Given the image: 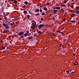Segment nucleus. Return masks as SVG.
Here are the masks:
<instances>
[{"mask_svg": "<svg viewBox=\"0 0 79 79\" xmlns=\"http://www.w3.org/2000/svg\"><path fill=\"white\" fill-rule=\"evenodd\" d=\"M44 10L45 11H47V10H48L47 8H44Z\"/></svg>", "mask_w": 79, "mask_h": 79, "instance_id": "4be33fe9", "label": "nucleus"}, {"mask_svg": "<svg viewBox=\"0 0 79 79\" xmlns=\"http://www.w3.org/2000/svg\"><path fill=\"white\" fill-rule=\"evenodd\" d=\"M33 36H34V37H36V35H33Z\"/></svg>", "mask_w": 79, "mask_h": 79, "instance_id": "49530a36", "label": "nucleus"}, {"mask_svg": "<svg viewBox=\"0 0 79 79\" xmlns=\"http://www.w3.org/2000/svg\"><path fill=\"white\" fill-rule=\"evenodd\" d=\"M24 3L25 5H27L28 4V2H24Z\"/></svg>", "mask_w": 79, "mask_h": 79, "instance_id": "ddd939ff", "label": "nucleus"}, {"mask_svg": "<svg viewBox=\"0 0 79 79\" xmlns=\"http://www.w3.org/2000/svg\"><path fill=\"white\" fill-rule=\"evenodd\" d=\"M39 12V9H38L37 10H35V12H37V13H38Z\"/></svg>", "mask_w": 79, "mask_h": 79, "instance_id": "4468645a", "label": "nucleus"}, {"mask_svg": "<svg viewBox=\"0 0 79 79\" xmlns=\"http://www.w3.org/2000/svg\"><path fill=\"white\" fill-rule=\"evenodd\" d=\"M26 34H28L29 33V31H27L26 32Z\"/></svg>", "mask_w": 79, "mask_h": 79, "instance_id": "c03bdc74", "label": "nucleus"}, {"mask_svg": "<svg viewBox=\"0 0 79 79\" xmlns=\"http://www.w3.org/2000/svg\"><path fill=\"white\" fill-rule=\"evenodd\" d=\"M75 14H79V11H76V12H75Z\"/></svg>", "mask_w": 79, "mask_h": 79, "instance_id": "f8f14e48", "label": "nucleus"}, {"mask_svg": "<svg viewBox=\"0 0 79 79\" xmlns=\"http://www.w3.org/2000/svg\"><path fill=\"white\" fill-rule=\"evenodd\" d=\"M57 31V32H58V33H59L60 34H63V32H61V31H60L59 30L57 31Z\"/></svg>", "mask_w": 79, "mask_h": 79, "instance_id": "0eeeda50", "label": "nucleus"}, {"mask_svg": "<svg viewBox=\"0 0 79 79\" xmlns=\"http://www.w3.org/2000/svg\"><path fill=\"white\" fill-rule=\"evenodd\" d=\"M2 18H0V20H2Z\"/></svg>", "mask_w": 79, "mask_h": 79, "instance_id": "bf43d9fd", "label": "nucleus"}, {"mask_svg": "<svg viewBox=\"0 0 79 79\" xmlns=\"http://www.w3.org/2000/svg\"><path fill=\"white\" fill-rule=\"evenodd\" d=\"M61 10L63 12H64V10L62 8L61 9Z\"/></svg>", "mask_w": 79, "mask_h": 79, "instance_id": "bb28decb", "label": "nucleus"}, {"mask_svg": "<svg viewBox=\"0 0 79 79\" xmlns=\"http://www.w3.org/2000/svg\"><path fill=\"white\" fill-rule=\"evenodd\" d=\"M29 18H30V16L29 15H27V19H29Z\"/></svg>", "mask_w": 79, "mask_h": 79, "instance_id": "6ab92c4d", "label": "nucleus"}, {"mask_svg": "<svg viewBox=\"0 0 79 79\" xmlns=\"http://www.w3.org/2000/svg\"><path fill=\"white\" fill-rule=\"evenodd\" d=\"M55 17V16H54V17H53V18H52L53 19H55V18H54Z\"/></svg>", "mask_w": 79, "mask_h": 79, "instance_id": "864d4df0", "label": "nucleus"}, {"mask_svg": "<svg viewBox=\"0 0 79 79\" xmlns=\"http://www.w3.org/2000/svg\"><path fill=\"white\" fill-rule=\"evenodd\" d=\"M9 28L8 26H5V28L7 29Z\"/></svg>", "mask_w": 79, "mask_h": 79, "instance_id": "cd10ccee", "label": "nucleus"}, {"mask_svg": "<svg viewBox=\"0 0 79 79\" xmlns=\"http://www.w3.org/2000/svg\"><path fill=\"white\" fill-rule=\"evenodd\" d=\"M76 22V20H72L70 22H72V23H75Z\"/></svg>", "mask_w": 79, "mask_h": 79, "instance_id": "6e6552de", "label": "nucleus"}, {"mask_svg": "<svg viewBox=\"0 0 79 79\" xmlns=\"http://www.w3.org/2000/svg\"><path fill=\"white\" fill-rule=\"evenodd\" d=\"M64 3H67V1H64Z\"/></svg>", "mask_w": 79, "mask_h": 79, "instance_id": "79ce46f5", "label": "nucleus"}, {"mask_svg": "<svg viewBox=\"0 0 79 79\" xmlns=\"http://www.w3.org/2000/svg\"><path fill=\"white\" fill-rule=\"evenodd\" d=\"M56 7L54 6V7H53V9L54 10L55 9H56Z\"/></svg>", "mask_w": 79, "mask_h": 79, "instance_id": "a19ab883", "label": "nucleus"}, {"mask_svg": "<svg viewBox=\"0 0 79 79\" xmlns=\"http://www.w3.org/2000/svg\"><path fill=\"white\" fill-rule=\"evenodd\" d=\"M50 35H51V33H50Z\"/></svg>", "mask_w": 79, "mask_h": 79, "instance_id": "774afa93", "label": "nucleus"}, {"mask_svg": "<svg viewBox=\"0 0 79 79\" xmlns=\"http://www.w3.org/2000/svg\"><path fill=\"white\" fill-rule=\"evenodd\" d=\"M45 15V14L44 12H42V14H41V15L44 16Z\"/></svg>", "mask_w": 79, "mask_h": 79, "instance_id": "aec40b11", "label": "nucleus"}, {"mask_svg": "<svg viewBox=\"0 0 79 79\" xmlns=\"http://www.w3.org/2000/svg\"><path fill=\"white\" fill-rule=\"evenodd\" d=\"M76 55V54H75V53H74V54H73V55L74 56H75V55Z\"/></svg>", "mask_w": 79, "mask_h": 79, "instance_id": "8fccbe9b", "label": "nucleus"}, {"mask_svg": "<svg viewBox=\"0 0 79 79\" xmlns=\"http://www.w3.org/2000/svg\"><path fill=\"white\" fill-rule=\"evenodd\" d=\"M75 14H73L72 15H71V17H73V16H75Z\"/></svg>", "mask_w": 79, "mask_h": 79, "instance_id": "5701e85b", "label": "nucleus"}, {"mask_svg": "<svg viewBox=\"0 0 79 79\" xmlns=\"http://www.w3.org/2000/svg\"><path fill=\"white\" fill-rule=\"evenodd\" d=\"M20 17H19L18 19H17L18 20H20Z\"/></svg>", "mask_w": 79, "mask_h": 79, "instance_id": "a18cd8bd", "label": "nucleus"}, {"mask_svg": "<svg viewBox=\"0 0 79 79\" xmlns=\"http://www.w3.org/2000/svg\"><path fill=\"white\" fill-rule=\"evenodd\" d=\"M9 38H11L12 37V36L10 35V36H9Z\"/></svg>", "mask_w": 79, "mask_h": 79, "instance_id": "2f4dec72", "label": "nucleus"}, {"mask_svg": "<svg viewBox=\"0 0 79 79\" xmlns=\"http://www.w3.org/2000/svg\"><path fill=\"white\" fill-rule=\"evenodd\" d=\"M6 32L5 31H3L2 32V33H4Z\"/></svg>", "mask_w": 79, "mask_h": 79, "instance_id": "603ef678", "label": "nucleus"}, {"mask_svg": "<svg viewBox=\"0 0 79 79\" xmlns=\"http://www.w3.org/2000/svg\"><path fill=\"white\" fill-rule=\"evenodd\" d=\"M26 7V5H24L22 7L23 8H25Z\"/></svg>", "mask_w": 79, "mask_h": 79, "instance_id": "7c9ffc66", "label": "nucleus"}, {"mask_svg": "<svg viewBox=\"0 0 79 79\" xmlns=\"http://www.w3.org/2000/svg\"><path fill=\"white\" fill-rule=\"evenodd\" d=\"M70 5V4H68V6H69Z\"/></svg>", "mask_w": 79, "mask_h": 79, "instance_id": "0e129e2a", "label": "nucleus"}, {"mask_svg": "<svg viewBox=\"0 0 79 79\" xmlns=\"http://www.w3.org/2000/svg\"><path fill=\"white\" fill-rule=\"evenodd\" d=\"M35 26H32V25L31 26V28H32L33 29H34L35 28Z\"/></svg>", "mask_w": 79, "mask_h": 79, "instance_id": "39448f33", "label": "nucleus"}, {"mask_svg": "<svg viewBox=\"0 0 79 79\" xmlns=\"http://www.w3.org/2000/svg\"><path fill=\"white\" fill-rule=\"evenodd\" d=\"M76 63H74L73 64L75 66H76L77 65H78V62H77Z\"/></svg>", "mask_w": 79, "mask_h": 79, "instance_id": "1a4fd4ad", "label": "nucleus"}, {"mask_svg": "<svg viewBox=\"0 0 79 79\" xmlns=\"http://www.w3.org/2000/svg\"><path fill=\"white\" fill-rule=\"evenodd\" d=\"M70 7L71 8H72V9H73L74 7L73 6H70Z\"/></svg>", "mask_w": 79, "mask_h": 79, "instance_id": "c756f323", "label": "nucleus"}, {"mask_svg": "<svg viewBox=\"0 0 79 79\" xmlns=\"http://www.w3.org/2000/svg\"><path fill=\"white\" fill-rule=\"evenodd\" d=\"M27 34H25L24 35L25 36H27Z\"/></svg>", "mask_w": 79, "mask_h": 79, "instance_id": "72a5a7b5", "label": "nucleus"}, {"mask_svg": "<svg viewBox=\"0 0 79 79\" xmlns=\"http://www.w3.org/2000/svg\"><path fill=\"white\" fill-rule=\"evenodd\" d=\"M40 23H42V21H40Z\"/></svg>", "mask_w": 79, "mask_h": 79, "instance_id": "4d7b16f0", "label": "nucleus"}, {"mask_svg": "<svg viewBox=\"0 0 79 79\" xmlns=\"http://www.w3.org/2000/svg\"><path fill=\"white\" fill-rule=\"evenodd\" d=\"M27 11H23V14H27Z\"/></svg>", "mask_w": 79, "mask_h": 79, "instance_id": "9b49d317", "label": "nucleus"}, {"mask_svg": "<svg viewBox=\"0 0 79 79\" xmlns=\"http://www.w3.org/2000/svg\"><path fill=\"white\" fill-rule=\"evenodd\" d=\"M36 25V22H35V23H32L31 25L32 26H35Z\"/></svg>", "mask_w": 79, "mask_h": 79, "instance_id": "7ed1b4c3", "label": "nucleus"}, {"mask_svg": "<svg viewBox=\"0 0 79 79\" xmlns=\"http://www.w3.org/2000/svg\"><path fill=\"white\" fill-rule=\"evenodd\" d=\"M76 8L77 10H79V7H76Z\"/></svg>", "mask_w": 79, "mask_h": 79, "instance_id": "473e14b6", "label": "nucleus"}, {"mask_svg": "<svg viewBox=\"0 0 79 79\" xmlns=\"http://www.w3.org/2000/svg\"><path fill=\"white\" fill-rule=\"evenodd\" d=\"M62 6L65 7L66 6V5H62Z\"/></svg>", "mask_w": 79, "mask_h": 79, "instance_id": "c9c22d12", "label": "nucleus"}, {"mask_svg": "<svg viewBox=\"0 0 79 79\" xmlns=\"http://www.w3.org/2000/svg\"><path fill=\"white\" fill-rule=\"evenodd\" d=\"M23 34H24V32L23 31H21V32H19V33H18V35L19 36H21V35H22Z\"/></svg>", "mask_w": 79, "mask_h": 79, "instance_id": "f03ea898", "label": "nucleus"}, {"mask_svg": "<svg viewBox=\"0 0 79 79\" xmlns=\"http://www.w3.org/2000/svg\"><path fill=\"white\" fill-rule=\"evenodd\" d=\"M55 9H58V10H60V7H56V8H55Z\"/></svg>", "mask_w": 79, "mask_h": 79, "instance_id": "2eb2a0df", "label": "nucleus"}, {"mask_svg": "<svg viewBox=\"0 0 79 79\" xmlns=\"http://www.w3.org/2000/svg\"><path fill=\"white\" fill-rule=\"evenodd\" d=\"M38 33L40 34H42V32L40 31H38Z\"/></svg>", "mask_w": 79, "mask_h": 79, "instance_id": "a878e982", "label": "nucleus"}, {"mask_svg": "<svg viewBox=\"0 0 79 79\" xmlns=\"http://www.w3.org/2000/svg\"><path fill=\"white\" fill-rule=\"evenodd\" d=\"M62 46H63V45L62 44H60V47H61V46L62 47Z\"/></svg>", "mask_w": 79, "mask_h": 79, "instance_id": "e433bc0d", "label": "nucleus"}, {"mask_svg": "<svg viewBox=\"0 0 79 79\" xmlns=\"http://www.w3.org/2000/svg\"><path fill=\"white\" fill-rule=\"evenodd\" d=\"M53 11L54 12V14H56V13L58 11V10H53Z\"/></svg>", "mask_w": 79, "mask_h": 79, "instance_id": "20e7f679", "label": "nucleus"}, {"mask_svg": "<svg viewBox=\"0 0 79 79\" xmlns=\"http://www.w3.org/2000/svg\"><path fill=\"white\" fill-rule=\"evenodd\" d=\"M66 73H67V74H68V73H69V70H68L66 71Z\"/></svg>", "mask_w": 79, "mask_h": 79, "instance_id": "393cba45", "label": "nucleus"}, {"mask_svg": "<svg viewBox=\"0 0 79 79\" xmlns=\"http://www.w3.org/2000/svg\"><path fill=\"white\" fill-rule=\"evenodd\" d=\"M37 6H39V5H37Z\"/></svg>", "mask_w": 79, "mask_h": 79, "instance_id": "680f3d73", "label": "nucleus"}, {"mask_svg": "<svg viewBox=\"0 0 79 79\" xmlns=\"http://www.w3.org/2000/svg\"><path fill=\"white\" fill-rule=\"evenodd\" d=\"M49 3V2H47L46 3V6H47L48 5Z\"/></svg>", "mask_w": 79, "mask_h": 79, "instance_id": "c85d7f7f", "label": "nucleus"}, {"mask_svg": "<svg viewBox=\"0 0 79 79\" xmlns=\"http://www.w3.org/2000/svg\"><path fill=\"white\" fill-rule=\"evenodd\" d=\"M63 21H65V18H64L63 19Z\"/></svg>", "mask_w": 79, "mask_h": 79, "instance_id": "58836bf2", "label": "nucleus"}, {"mask_svg": "<svg viewBox=\"0 0 79 79\" xmlns=\"http://www.w3.org/2000/svg\"><path fill=\"white\" fill-rule=\"evenodd\" d=\"M54 36H56V35H54Z\"/></svg>", "mask_w": 79, "mask_h": 79, "instance_id": "69168bd1", "label": "nucleus"}, {"mask_svg": "<svg viewBox=\"0 0 79 79\" xmlns=\"http://www.w3.org/2000/svg\"><path fill=\"white\" fill-rule=\"evenodd\" d=\"M13 23L14 24H15V22H13Z\"/></svg>", "mask_w": 79, "mask_h": 79, "instance_id": "e2e57ef3", "label": "nucleus"}, {"mask_svg": "<svg viewBox=\"0 0 79 79\" xmlns=\"http://www.w3.org/2000/svg\"><path fill=\"white\" fill-rule=\"evenodd\" d=\"M2 25L4 26V27L8 26L6 24H5L4 23H2Z\"/></svg>", "mask_w": 79, "mask_h": 79, "instance_id": "9d476101", "label": "nucleus"}, {"mask_svg": "<svg viewBox=\"0 0 79 79\" xmlns=\"http://www.w3.org/2000/svg\"><path fill=\"white\" fill-rule=\"evenodd\" d=\"M75 73V72H72V73H71V74H74Z\"/></svg>", "mask_w": 79, "mask_h": 79, "instance_id": "b1692460", "label": "nucleus"}, {"mask_svg": "<svg viewBox=\"0 0 79 79\" xmlns=\"http://www.w3.org/2000/svg\"><path fill=\"white\" fill-rule=\"evenodd\" d=\"M14 20L15 21H16L18 20V19L16 18H14Z\"/></svg>", "mask_w": 79, "mask_h": 79, "instance_id": "a211bd4d", "label": "nucleus"}, {"mask_svg": "<svg viewBox=\"0 0 79 79\" xmlns=\"http://www.w3.org/2000/svg\"><path fill=\"white\" fill-rule=\"evenodd\" d=\"M21 38H23V36H20Z\"/></svg>", "mask_w": 79, "mask_h": 79, "instance_id": "09e8293b", "label": "nucleus"}, {"mask_svg": "<svg viewBox=\"0 0 79 79\" xmlns=\"http://www.w3.org/2000/svg\"><path fill=\"white\" fill-rule=\"evenodd\" d=\"M14 3L15 4H16L17 3H18V2H17V1H14Z\"/></svg>", "mask_w": 79, "mask_h": 79, "instance_id": "f3484780", "label": "nucleus"}, {"mask_svg": "<svg viewBox=\"0 0 79 79\" xmlns=\"http://www.w3.org/2000/svg\"><path fill=\"white\" fill-rule=\"evenodd\" d=\"M73 10H71V12H73ZM72 13H73V12H72Z\"/></svg>", "mask_w": 79, "mask_h": 79, "instance_id": "3c124183", "label": "nucleus"}, {"mask_svg": "<svg viewBox=\"0 0 79 79\" xmlns=\"http://www.w3.org/2000/svg\"><path fill=\"white\" fill-rule=\"evenodd\" d=\"M44 25L41 24V25H39L38 26V29H41V28L43 27H44Z\"/></svg>", "mask_w": 79, "mask_h": 79, "instance_id": "f257e3e1", "label": "nucleus"}, {"mask_svg": "<svg viewBox=\"0 0 79 79\" xmlns=\"http://www.w3.org/2000/svg\"><path fill=\"white\" fill-rule=\"evenodd\" d=\"M5 20H6V21H8V20H8L7 17H5Z\"/></svg>", "mask_w": 79, "mask_h": 79, "instance_id": "412c9836", "label": "nucleus"}, {"mask_svg": "<svg viewBox=\"0 0 79 79\" xmlns=\"http://www.w3.org/2000/svg\"><path fill=\"white\" fill-rule=\"evenodd\" d=\"M43 11V10L42 9H40V12H42Z\"/></svg>", "mask_w": 79, "mask_h": 79, "instance_id": "ea45409f", "label": "nucleus"}, {"mask_svg": "<svg viewBox=\"0 0 79 79\" xmlns=\"http://www.w3.org/2000/svg\"><path fill=\"white\" fill-rule=\"evenodd\" d=\"M27 38H25V40H27Z\"/></svg>", "mask_w": 79, "mask_h": 79, "instance_id": "13d9d810", "label": "nucleus"}, {"mask_svg": "<svg viewBox=\"0 0 79 79\" xmlns=\"http://www.w3.org/2000/svg\"><path fill=\"white\" fill-rule=\"evenodd\" d=\"M14 1V0H11V2H13Z\"/></svg>", "mask_w": 79, "mask_h": 79, "instance_id": "052dcab7", "label": "nucleus"}, {"mask_svg": "<svg viewBox=\"0 0 79 79\" xmlns=\"http://www.w3.org/2000/svg\"><path fill=\"white\" fill-rule=\"evenodd\" d=\"M4 31H5V32H7L8 30H4Z\"/></svg>", "mask_w": 79, "mask_h": 79, "instance_id": "f704fd0d", "label": "nucleus"}, {"mask_svg": "<svg viewBox=\"0 0 79 79\" xmlns=\"http://www.w3.org/2000/svg\"><path fill=\"white\" fill-rule=\"evenodd\" d=\"M52 36H54V35H55L54 34H52Z\"/></svg>", "mask_w": 79, "mask_h": 79, "instance_id": "5fc2aeb1", "label": "nucleus"}, {"mask_svg": "<svg viewBox=\"0 0 79 79\" xmlns=\"http://www.w3.org/2000/svg\"><path fill=\"white\" fill-rule=\"evenodd\" d=\"M32 38H33V36H31V37H28V40H29L32 39Z\"/></svg>", "mask_w": 79, "mask_h": 79, "instance_id": "dca6fc26", "label": "nucleus"}, {"mask_svg": "<svg viewBox=\"0 0 79 79\" xmlns=\"http://www.w3.org/2000/svg\"><path fill=\"white\" fill-rule=\"evenodd\" d=\"M41 21H43V18H41Z\"/></svg>", "mask_w": 79, "mask_h": 79, "instance_id": "37998d69", "label": "nucleus"}, {"mask_svg": "<svg viewBox=\"0 0 79 79\" xmlns=\"http://www.w3.org/2000/svg\"><path fill=\"white\" fill-rule=\"evenodd\" d=\"M5 49V46H3L1 47V49L2 50H4Z\"/></svg>", "mask_w": 79, "mask_h": 79, "instance_id": "423d86ee", "label": "nucleus"}, {"mask_svg": "<svg viewBox=\"0 0 79 79\" xmlns=\"http://www.w3.org/2000/svg\"><path fill=\"white\" fill-rule=\"evenodd\" d=\"M10 25L11 26H12V25H13V23H11L10 24Z\"/></svg>", "mask_w": 79, "mask_h": 79, "instance_id": "de8ad7c7", "label": "nucleus"}, {"mask_svg": "<svg viewBox=\"0 0 79 79\" xmlns=\"http://www.w3.org/2000/svg\"><path fill=\"white\" fill-rule=\"evenodd\" d=\"M40 15L39 13H37V14H36V16H39Z\"/></svg>", "mask_w": 79, "mask_h": 79, "instance_id": "4c0bfd02", "label": "nucleus"}, {"mask_svg": "<svg viewBox=\"0 0 79 79\" xmlns=\"http://www.w3.org/2000/svg\"><path fill=\"white\" fill-rule=\"evenodd\" d=\"M45 49V48H43V49Z\"/></svg>", "mask_w": 79, "mask_h": 79, "instance_id": "338daca9", "label": "nucleus"}, {"mask_svg": "<svg viewBox=\"0 0 79 79\" xmlns=\"http://www.w3.org/2000/svg\"><path fill=\"white\" fill-rule=\"evenodd\" d=\"M1 42H4V41H1Z\"/></svg>", "mask_w": 79, "mask_h": 79, "instance_id": "6e6d98bb", "label": "nucleus"}]
</instances>
